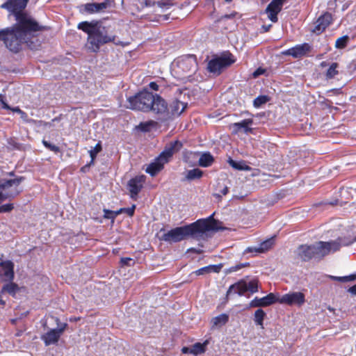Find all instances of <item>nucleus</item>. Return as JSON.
<instances>
[{
  "instance_id": "1",
  "label": "nucleus",
  "mask_w": 356,
  "mask_h": 356,
  "mask_svg": "<svg viewBox=\"0 0 356 356\" xmlns=\"http://www.w3.org/2000/svg\"><path fill=\"white\" fill-rule=\"evenodd\" d=\"M28 2L29 0H7L0 7L14 16L15 23L10 28L25 44L33 49L35 47L33 40L42 32L50 30V27L40 24L30 14L24 11Z\"/></svg>"
},
{
  "instance_id": "2",
  "label": "nucleus",
  "mask_w": 356,
  "mask_h": 356,
  "mask_svg": "<svg viewBox=\"0 0 356 356\" xmlns=\"http://www.w3.org/2000/svg\"><path fill=\"white\" fill-rule=\"evenodd\" d=\"M127 108L140 111L145 113L153 112L157 116V120L161 122H167L171 120L174 115H180L183 108L179 111L180 102L177 101L168 107L165 100L157 94H153L147 88L136 93L127 99Z\"/></svg>"
},
{
  "instance_id": "3",
  "label": "nucleus",
  "mask_w": 356,
  "mask_h": 356,
  "mask_svg": "<svg viewBox=\"0 0 356 356\" xmlns=\"http://www.w3.org/2000/svg\"><path fill=\"white\" fill-rule=\"evenodd\" d=\"M214 213L207 218H200L196 221L181 227H177L164 232L159 239L168 243H175L188 238L196 240L205 239L209 232L224 230L222 222L214 218Z\"/></svg>"
},
{
  "instance_id": "4",
  "label": "nucleus",
  "mask_w": 356,
  "mask_h": 356,
  "mask_svg": "<svg viewBox=\"0 0 356 356\" xmlns=\"http://www.w3.org/2000/svg\"><path fill=\"white\" fill-rule=\"evenodd\" d=\"M77 28L87 33L86 47L94 53L99 52L102 45L110 42L122 47L127 46L129 44L120 40L117 41L116 35H109L106 27L103 26L99 21H83L78 24Z\"/></svg>"
},
{
  "instance_id": "5",
  "label": "nucleus",
  "mask_w": 356,
  "mask_h": 356,
  "mask_svg": "<svg viewBox=\"0 0 356 356\" xmlns=\"http://www.w3.org/2000/svg\"><path fill=\"white\" fill-rule=\"evenodd\" d=\"M182 147L183 143L179 140L170 142L154 161L149 164L145 170L146 172L152 177L156 176L163 169L164 165L168 163L173 155L179 152Z\"/></svg>"
},
{
  "instance_id": "6",
  "label": "nucleus",
  "mask_w": 356,
  "mask_h": 356,
  "mask_svg": "<svg viewBox=\"0 0 356 356\" xmlns=\"http://www.w3.org/2000/svg\"><path fill=\"white\" fill-rule=\"evenodd\" d=\"M25 179L24 177H15L14 179H0V204L5 200H12L18 196L22 189L20 184Z\"/></svg>"
},
{
  "instance_id": "7",
  "label": "nucleus",
  "mask_w": 356,
  "mask_h": 356,
  "mask_svg": "<svg viewBox=\"0 0 356 356\" xmlns=\"http://www.w3.org/2000/svg\"><path fill=\"white\" fill-rule=\"evenodd\" d=\"M354 227H350L346 230V235L343 237H338L335 241L327 242L318 241L319 245L322 250L323 257L327 255L331 250L336 252L339 250L341 246H348L353 243L356 241V236L352 235Z\"/></svg>"
},
{
  "instance_id": "8",
  "label": "nucleus",
  "mask_w": 356,
  "mask_h": 356,
  "mask_svg": "<svg viewBox=\"0 0 356 356\" xmlns=\"http://www.w3.org/2000/svg\"><path fill=\"white\" fill-rule=\"evenodd\" d=\"M235 62L234 55L229 51H226L220 56L211 59L207 64V70L211 73L220 75L224 68L229 67Z\"/></svg>"
},
{
  "instance_id": "9",
  "label": "nucleus",
  "mask_w": 356,
  "mask_h": 356,
  "mask_svg": "<svg viewBox=\"0 0 356 356\" xmlns=\"http://www.w3.org/2000/svg\"><path fill=\"white\" fill-rule=\"evenodd\" d=\"M322 254L318 242L311 245H300L296 250L297 258L303 262L309 261L312 259H321L323 258Z\"/></svg>"
},
{
  "instance_id": "10",
  "label": "nucleus",
  "mask_w": 356,
  "mask_h": 356,
  "mask_svg": "<svg viewBox=\"0 0 356 356\" xmlns=\"http://www.w3.org/2000/svg\"><path fill=\"white\" fill-rule=\"evenodd\" d=\"M0 40L7 49L14 53L19 52L22 45L25 44L10 27L0 30Z\"/></svg>"
},
{
  "instance_id": "11",
  "label": "nucleus",
  "mask_w": 356,
  "mask_h": 356,
  "mask_svg": "<svg viewBox=\"0 0 356 356\" xmlns=\"http://www.w3.org/2000/svg\"><path fill=\"white\" fill-rule=\"evenodd\" d=\"M177 67L186 75L190 76L195 71L197 67L196 56L188 55L179 58L177 60Z\"/></svg>"
},
{
  "instance_id": "12",
  "label": "nucleus",
  "mask_w": 356,
  "mask_h": 356,
  "mask_svg": "<svg viewBox=\"0 0 356 356\" xmlns=\"http://www.w3.org/2000/svg\"><path fill=\"white\" fill-rule=\"evenodd\" d=\"M67 326V323H63L57 329H50L47 332L41 336V339L46 346L56 343L60 339L63 332Z\"/></svg>"
},
{
  "instance_id": "13",
  "label": "nucleus",
  "mask_w": 356,
  "mask_h": 356,
  "mask_svg": "<svg viewBox=\"0 0 356 356\" xmlns=\"http://www.w3.org/2000/svg\"><path fill=\"white\" fill-rule=\"evenodd\" d=\"M145 181L146 176L144 175L136 176L129 181L128 189L132 199H136L138 193L143 188V184Z\"/></svg>"
},
{
  "instance_id": "14",
  "label": "nucleus",
  "mask_w": 356,
  "mask_h": 356,
  "mask_svg": "<svg viewBox=\"0 0 356 356\" xmlns=\"http://www.w3.org/2000/svg\"><path fill=\"white\" fill-rule=\"evenodd\" d=\"M278 302L288 305H296L301 306L305 302V296L302 292L289 293L283 295L281 298L278 299Z\"/></svg>"
},
{
  "instance_id": "15",
  "label": "nucleus",
  "mask_w": 356,
  "mask_h": 356,
  "mask_svg": "<svg viewBox=\"0 0 356 356\" xmlns=\"http://www.w3.org/2000/svg\"><path fill=\"white\" fill-rule=\"evenodd\" d=\"M286 0H272L266 8V13L268 15V19L273 23L278 21L277 15L282 9L284 3Z\"/></svg>"
},
{
  "instance_id": "16",
  "label": "nucleus",
  "mask_w": 356,
  "mask_h": 356,
  "mask_svg": "<svg viewBox=\"0 0 356 356\" xmlns=\"http://www.w3.org/2000/svg\"><path fill=\"white\" fill-rule=\"evenodd\" d=\"M312 49V47L308 43L297 44L290 49L284 50L282 52L284 56H291L295 58H301L309 53Z\"/></svg>"
},
{
  "instance_id": "17",
  "label": "nucleus",
  "mask_w": 356,
  "mask_h": 356,
  "mask_svg": "<svg viewBox=\"0 0 356 356\" xmlns=\"http://www.w3.org/2000/svg\"><path fill=\"white\" fill-rule=\"evenodd\" d=\"M252 124V118H248L229 124V128L232 130V134L233 135H236L241 131H243L245 134H251L252 133V129L250 127Z\"/></svg>"
},
{
  "instance_id": "18",
  "label": "nucleus",
  "mask_w": 356,
  "mask_h": 356,
  "mask_svg": "<svg viewBox=\"0 0 356 356\" xmlns=\"http://www.w3.org/2000/svg\"><path fill=\"white\" fill-rule=\"evenodd\" d=\"M332 21V15L329 13H325L323 15H321L315 22L312 32L317 35L321 34L331 24Z\"/></svg>"
},
{
  "instance_id": "19",
  "label": "nucleus",
  "mask_w": 356,
  "mask_h": 356,
  "mask_svg": "<svg viewBox=\"0 0 356 356\" xmlns=\"http://www.w3.org/2000/svg\"><path fill=\"white\" fill-rule=\"evenodd\" d=\"M278 302L275 296L273 293H268L263 298L255 297L249 304L250 307H262L270 306L275 302Z\"/></svg>"
},
{
  "instance_id": "20",
  "label": "nucleus",
  "mask_w": 356,
  "mask_h": 356,
  "mask_svg": "<svg viewBox=\"0 0 356 356\" xmlns=\"http://www.w3.org/2000/svg\"><path fill=\"white\" fill-rule=\"evenodd\" d=\"M14 264L10 260L4 261L1 270H0V277L3 278L5 282H11L15 278Z\"/></svg>"
},
{
  "instance_id": "21",
  "label": "nucleus",
  "mask_w": 356,
  "mask_h": 356,
  "mask_svg": "<svg viewBox=\"0 0 356 356\" xmlns=\"http://www.w3.org/2000/svg\"><path fill=\"white\" fill-rule=\"evenodd\" d=\"M111 0H104L102 3H88L83 6V10L88 14L99 13L106 9L111 3Z\"/></svg>"
},
{
  "instance_id": "22",
  "label": "nucleus",
  "mask_w": 356,
  "mask_h": 356,
  "mask_svg": "<svg viewBox=\"0 0 356 356\" xmlns=\"http://www.w3.org/2000/svg\"><path fill=\"white\" fill-rule=\"evenodd\" d=\"M222 267H223L222 264H219L217 265H209V266L202 267L198 270H196L195 271H193L190 274V276H192L193 275H195L196 276H200V275H204L206 274H209L211 273H220V271L221 270Z\"/></svg>"
},
{
  "instance_id": "23",
  "label": "nucleus",
  "mask_w": 356,
  "mask_h": 356,
  "mask_svg": "<svg viewBox=\"0 0 356 356\" xmlns=\"http://www.w3.org/2000/svg\"><path fill=\"white\" fill-rule=\"evenodd\" d=\"M237 293L238 296H243L247 292L246 282L244 280H240L237 282L229 286L226 296H228L232 293Z\"/></svg>"
},
{
  "instance_id": "24",
  "label": "nucleus",
  "mask_w": 356,
  "mask_h": 356,
  "mask_svg": "<svg viewBox=\"0 0 356 356\" xmlns=\"http://www.w3.org/2000/svg\"><path fill=\"white\" fill-rule=\"evenodd\" d=\"M273 243H274L273 239L270 238V239L266 240V241H263L262 243H261L259 248H250L249 247L245 250V252H257V253L264 252L268 250L269 249H270L273 247Z\"/></svg>"
},
{
  "instance_id": "25",
  "label": "nucleus",
  "mask_w": 356,
  "mask_h": 356,
  "mask_svg": "<svg viewBox=\"0 0 356 356\" xmlns=\"http://www.w3.org/2000/svg\"><path fill=\"white\" fill-rule=\"evenodd\" d=\"M214 162V157L209 152H203L199 159L198 164L203 168L211 166Z\"/></svg>"
},
{
  "instance_id": "26",
  "label": "nucleus",
  "mask_w": 356,
  "mask_h": 356,
  "mask_svg": "<svg viewBox=\"0 0 356 356\" xmlns=\"http://www.w3.org/2000/svg\"><path fill=\"white\" fill-rule=\"evenodd\" d=\"M19 291V286L13 282V281L8 282V284H6L3 286L1 293H8L13 297H15L16 293Z\"/></svg>"
},
{
  "instance_id": "27",
  "label": "nucleus",
  "mask_w": 356,
  "mask_h": 356,
  "mask_svg": "<svg viewBox=\"0 0 356 356\" xmlns=\"http://www.w3.org/2000/svg\"><path fill=\"white\" fill-rule=\"evenodd\" d=\"M229 315L221 314L211 319L212 327H222L229 321Z\"/></svg>"
},
{
  "instance_id": "28",
  "label": "nucleus",
  "mask_w": 356,
  "mask_h": 356,
  "mask_svg": "<svg viewBox=\"0 0 356 356\" xmlns=\"http://www.w3.org/2000/svg\"><path fill=\"white\" fill-rule=\"evenodd\" d=\"M209 343L208 340L204 341L203 343L197 342L194 343L191 348L193 355H198L204 353L207 350V346Z\"/></svg>"
},
{
  "instance_id": "29",
  "label": "nucleus",
  "mask_w": 356,
  "mask_h": 356,
  "mask_svg": "<svg viewBox=\"0 0 356 356\" xmlns=\"http://www.w3.org/2000/svg\"><path fill=\"white\" fill-rule=\"evenodd\" d=\"M203 172L199 168H194L193 170H189L187 171L186 179L187 180H194L196 179H200L202 177Z\"/></svg>"
},
{
  "instance_id": "30",
  "label": "nucleus",
  "mask_w": 356,
  "mask_h": 356,
  "mask_svg": "<svg viewBox=\"0 0 356 356\" xmlns=\"http://www.w3.org/2000/svg\"><path fill=\"white\" fill-rule=\"evenodd\" d=\"M339 64L337 63H332L325 73L327 79H332L339 74L338 71Z\"/></svg>"
},
{
  "instance_id": "31",
  "label": "nucleus",
  "mask_w": 356,
  "mask_h": 356,
  "mask_svg": "<svg viewBox=\"0 0 356 356\" xmlns=\"http://www.w3.org/2000/svg\"><path fill=\"white\" fill-rule=\"evenodd\" d=\"M266 317V313L262 309H258L254 314V321L257 325L263 326L264 320Z\"/></svg>"
},
{
  "instance_id": "32",
  "label": "nucleus",
  "mask_w": 356,
  "mask_h": 356,
  "mask_svg": "<svg viewBox=\"0 0 356 356\" xmlns=\"http://www.w3.org/2000/svg\"><path fill=\"white\" fill-rule=\"evenodd\" d=\"M157 122L154 120H149L147 122H140L138 127L140 130L143 132L150 131L152 128L156 127Z\"/></svg>"
},
{
  "instance_id": "33",
  "label": "nucleus",
  "mask_w": 356,
  "mask_h": 356,
  "mask_svg": "<svg viewBox=\"0 0 356 356\" xmlns=\"http://www.w3.org/2000/svg\"><path fill=\"white\" fill-rule=\"evenodd\" d=\"M250 266V263H248V262L240 263L238 264H236L235 266H232L225 269V274H229V273H234V272H236V271L241 270L243 268L249 267Z\"/></svg>"
},
{
  "instance_id": "34",
  "label": "nucleus",
  "mask_w": 356,
  "mask_h": 356,
  "mask_svg": "<svg viewBox=\"0 0 356 356\" xmlns=\"http://www.w3.org/2000/svg\"><path fill=\"white\" fill-rule=\"evenodd\" d=\"M269 99L270 98L267 95H259L254 99L253 105L255 108H259L261 105L268 102Z\"/></svg>"
},
{
  "instance_id": "35",
  "label": "nucleus",
  "mask_w": 356,
  "mask_h": 356,
  "mask_svg": "<svg viewBox=\"0 0 356 356\" xmlns=\"http://www.w3.org/2000/svg\"><path fill=\"white\" fill-rule=\"evenodd\" d=\"M102 149V145H101V143L99 142L98 143L96 144V145L95 146L94 149H91L89 153H90V156L91 158V161L90 162V164H93L94 163V161L97 156V154L100 152Z\"/></svg>"
},
{
  "instance_id": "36",
  "label": "nucleus",
  "mask_w": 356,
  "mask_h": 356,
  "mask_svg": "<svg viewBox=\"0 0 356 356\" xmlns=\"http://www.w3.org/2000/svg\"><path fill=\"white\" fill-rule=\"evenodd\" d=\"M349 40V37L348 35H344L339 38L335 42V47L337 49H343L347 46L348 42Z\"/></svg>"
},
{
  "instance_id": "37",
  "label": "nucleus",
  "mask_w": 356,
  "mask_h": 356,
  "mask_svg": "<svg viewBox=\"0 0 356 356\" xmlns=\"http://www.w3.org/2000/svg\"><path fill=\"white\" fill-rule=\"evenodd\" d=\"M104 218L106 219H110L112 222H114L115 218L119 215L118 210V211H111L107 209H104Z\"/></svg>"
},
{
  "instance_id": "38",
  "label": "nucleus",
  "mask_w": 356,
  "mask_h": 356,
  "mask_svg": "<svg viewBox=\"0 0 356 356\" xmlns=\"http://www.w3.org/2000/svg\"><path fill=\"white\" fill-rule=\"evenodd\" d=\"M247 291H250L252 293H254L258 291V281L257 280H252L248 283L246 282Z\"/></svg>"
},
{
  "instance_id": "39",
  "label": "nucleus",
  "mask_w": 356,
  "mask_h": 356,
  "mask_svg": "<svg viewBox=\"0 0 356 356\" xmlns=\"http://www.w3.org/2000/svg\"><path fill=\"white\" fill-rule=\"evenodd\" d=\"M42 143L47 149L54 152L55 154H58L60 152V149L58 146L51 144L44 139L42 140Z\"/></svg>"
},
{
  "instance_id": "40",
  "label": "nucleus",
  "mask_w": 356,
  "mask_h": 356,
  "mask_svg": "<svg viewBox=\"0 0 356 356\" xmlns=\"http://www.w3.org/2000/svg\"><path fill=\"white\" fill-rule=\"evenodd\" d=\"M136 205L133 204L132 207L128 208H121L118 210L119 215L122 213H126L129 216L134 215Z\"/></svg>"
},
{
  "instance_id": "41",
  "label": "nucleus",
  "mask_w": 356,
  "mask_h": 356,
  "mask_svg": "<svg viewBox=\"0 0 356 356\" xmlns=\"http://www.w3.org/2000/svg\"><path fill=\"white\" fill-rule=\"evenodd\" d=\"M14 204L13 203H8L0 206V213H8L13 211Z\"/></svg>"
},
{
  "instance_id": "42",
  "label": "nucleus",
  "mask_w": 356,
  "mask_h": 356,
  "mask_svg": "<svg viewBox=\"0 0 356 356\" xmlns=\"http://www.w3.org/2000/svg\"><path fill=\"white\" fill-rule=\"evenodd\" d=\"M175 0H160L158 1V5L161 8H168L174 5Z\"/></svg>"
},
{
  "instance_id": "43",
  "label": "nucleus",
  "mask_w": 356,
  "mask_h": 356,
  "mask_svg": "<svg viewBox=\"0 0 356 356\" xmlns=\"http://www.w3.org/2000/svg\"><path fill=\"white\" fill-rule=\"evenodd\" d=\"M228 163L234 169H236V170H243V168L241 166V165L239 163L236 162L231 158L229 159Z\"/></svg>"
},
{
  "instance_id": "44",
  "label": "nucleus",
  "mask_w": 356,
  "mask_h": 356,
  "mask_svg": "<svg viewBox=\"0 0 356 356\" xmlns=\"http://www.w3.org/2000/svg\"><path fill=\"white\" fill-rule=\"evenodd\" d=\"M328 277L331 280H333V281H339L341 282H347V279H346V277H345V276L337 277V276H334V275H328Z\"/></svg>"
},
{
  "instance_id": "45",
  "label": "nucleus",
  "mask_w": 356,
  "mask_h": 356,
  "mask_svg": "<svg viewBox=\"0 0 356 356\" xmlns=\"http://www.w3.org/2000/svg\"><path fill=\"white\" fill-rule=\"evenodd\" d=\"M0 103L1 107L4 109H11V107L5 102L4 96L3 95H0Z\"/></svg>"
},
{
  "instance_id": "46",
  "label": "nucleus",
  "mask_w": 356,
  "mask_h": 356,
  "mask_svg": "<svg viewBox=\"0 0 356 356\" xmlns=\"http://www.w3.org/2000/svg\"><path fill=\"white\" fill-rule=\"evenodd\" d=\"M148 87L150 90L158 91L159 90V86L155 81H152L149 83Z\"/></svg>"
},
{
  "instance_id": "47",
  "label": "nucleus",
  "mask_w": 356,
  "mask_h": 356,
  "mask_svg": "<svg viewBox=\"0 0 356 356\" xmlns=\"http://www.w3.org/2000/svg\"><path fill=\"white\" fill-rule=\"evenodd\" d=\"M266 72V70L261 67H258L253 73V76L257 77L259 75L264 74Z\"/></svg>"
},
{
  "instance_id": "48",
  "label": "nucleus",
  "mask_w": 356,
  "mask_h": 356,
  "mask_svg": "<svg viewBox=\"0 0 356 356\" xmlns=\"http://www.w3.org/2000/svg\"><path fill=\"white\" fill-rule=\"evenodd\" d=\"M138 2L142 4L144 6H151L152 5H154V2L152 1V0H138Z\"/></svg>"
},
{
  "instance_id": "49",
  "label": "nucleus",
  "mask_w": 356,
  "mask_h": 356,
  "mask_svg": "<svg viewBox=\"0 0 356 356\" xmlns=\"http://www.w3.org/2000/svg\"><path fill=\"white\" fill-rule=\"evenodd\" d=\"M132 261V259L129 257H123L121 259L120 261L123 266H130V262Z\"/></svg>"
},
{
  "instance_id": "50",
  "label": "nucleus",
  "mask_w": 356,
  "mask_h": 356,
  "mask_svg": "<svg viewBox=\"0 0 356 356\" xmlns=\"http://www.w3.org/2000/svg\"><path fill=\"white\" fill-rule=\"evenodd\" d=\"M181 353L184 354H192L193 355L192 348L184 346L181 348Z\"/></svg>"
},
{
  "instance_id": "51",
  "label": "nucleus",
  "mask_w": 356,
  "mask_h": 356,
  "mask_svg": "<svg viewBox=\"0 0 356 356\" xmlns=\"http://www.w3.org/2000/svg\"><path fill=\"white\" fill-rule=\"evenodd\" d=\"M19 115H20L21 118H22L24 121H25V122H29L31 121V120H29V118H28V115H27V113H26V112H24V111H22L20 113V114H19Z\"/></svg>"
},
{
  "instance_id": "52",
  "label": "nucleus",
  "mask_w": 356,
  "mask_h": 356,
  "mask_svg": "<svg viewBox=\"0 0 356 356\" xmlns=\"http://www.w3.org/2000/svg\"><path fill=\"white\" fill-rule=\"evenodd\" d=\"M348 292L353 295H356V284L348 289Z\"/></svg>"
},
{
  "instance_id": "53",
  "label": "nucleus",
  "mask_w": 356,
  "mask_h": 356,
  "mask_svg": "<svg viewBox=\"0 0 356 356\" xmlns=\"http://www.w3.org/2000/svg\"><path fill=\"white\" fill-rule=\"evenodd\" d=\"M236 15V13L234 12V13H232L231 14H229V15H225L223 16V18H226V19H232V18H234Z\"/></svg>"
},
{
  "instance_id": "54",
  "label": "nucleus",
  "mask_w": 356,
  "mask_h": 356,
  "mask_svg": "<svg viewBox=\"0 0 356 356\" xmlns=\"http://www.w3.org/2000/svg\"><path fill=\"white\" fill-rule=\"evenodd\" d=\"M345 277H346L347 282L353 281L356 280V275H350L348 276H345Z\"/></svg>"
},
{
  "instance_id": "55",
  "label": "nucleus",
  "mask_w": 356,
  "mask_h": 356,
  "mask_svg": "<svg viewBox=\"0 0 356 356\" xmlns=\"http://www.w3.org/2000/svg\"><path fill=\"white\" fill-rule=\"evenodd\" d=\"M271 26H272L271 24H269L268 26H266V25L262 26L263 32L266 33V32L269 31V30L271 28Z\"/></svg>"
},
{
  "instance_id": "56",
  "label": "nucleus",
  "mask_w": 356,
  "mask_h": 356,
  "mask_svg": "<svg viewBox=\"0 0 356 356\" xmlns=\"http://www.w3.org/2000/svg\"><path fill=\"white\" fill-rule=\"evenodd\" d=\"M10 110L12 111L13 112L17 113L19 114H20V113L22 111V110L20 109L19 107H18V106L14 107V108L11 107V109H10Z\"/></svg>"
},
{
  "instance_id": "57",
  "label": "nucleus",
  "mask_w": 356,
  "mask_h": 356,
  "mask_svg": "<svg viewBox=\"0 0 356 356\" xmlns=\"http://www.w3.org/2000/svg\"><path fill=\"white\" fill-rule=\"evenodd\" d=\"M229 192V189L227 186H225L221 191L222 194L225 195Z\"/></svg>"
},
{
  "instance_id": "58",
  "label": "nucleus",
  "mask_w": 356,
  "mask_h": 356,
  "mask_svg": "<svg viewBox=\"0 0 356 356\" xmlns=\"http://www.w3.org/2000/svg\"><path fill=\"white\" fill-rule=\"evenodd\" d=\"M327 62H325V61H323V62L321 63V66H322V67H325V66H327Z\"/></svg>"
},
{
  "instance_id": "59",
  "label": "nucleus",
  "mask_w": 356,
  "mask_h": 356,
  "mask_svg": "<svg viewBox=\"0 0 356 356\" xmlns=\"http://www.w3.org/2000/svg\"><path fill=\"white\" fill-rule=\"evenodd\" d=\"M90 165H91V164H90V163H89L88 165H85V166L82 167V168H81V171H83H83H85V168H86V167H88V166H90Z\"/></svg>"
},
{
  "instance_id": "60",
  "label": "nucleus",
  "mask_w": 356,
  "mask_h": 356,
  "mask_svg": "<svg viewBox=\"0 0 356 356\" xmlns=\"http://www.w3.org/2000/svg\"><path fill=\"white\" fill-rule=\"evenodd\" d=\"M3 262H4V261H2L1 258H0V267H1V266H3Z\"/></svg>"
},
{
  "instance_id": "61",
  "label": "nucleus",
  "mask_w": 356,
  "mask_h": 356,
  "mask_svg": "<svg viewBox=\"0 0 356 356\" xmlns=\"http://www.w3.org/2000/svg\"><path fill=\"white\" fill-rule=\"evenodd\" d=\"M9 175L10 176H15V172H9Z\"/></svg>"
},
{
  "instance_id": "62",
  "label": "nucleus",
  "mask_w": 356,
  "mask_h": 356,
  "mask_svg": "<svg viewBox=\"0 0 356 356\" xmlns=\"http://www.w3.org/2000/svg\"><path fill=\"white\" fill-rule=\"evenodd\" d=\"M56 321L57 323H58V322H59V319H58V318H56Z\"/></svg>"
},
{
  "instance_id": "63",
  "label": "nucleus",
  "mask_w": 356,
  "mask_h": 356,
  "mask_svg": "<svg viewBox=\"0 0 356 356\" xmlns=\"http://www.w3.org/2000/svg\"><path fill=\"white\" fill-rule=\"evenodd\" d=\"M226 2H230L232 1V0H225Z\"/></svg>"
},
{
  "instance_id": "64",
  "label": "nucleus",
  "mask_w": 356,
  "mask_h": 356,
  "mask_svg": "<svg viewBox=\"0 0 356 356\" xmlns=\"http://www.w3.org/2000/svg\"><path fill=\"white\" fill-rule=\"evenodd\" d=\"M164 231H165V230H164V229H161L160 230V232H164Z\"/></svg>"
}]
</instances>
